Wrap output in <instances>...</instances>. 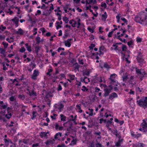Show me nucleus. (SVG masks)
I'll return each instance as SVG.
<instances>
[{"instance_id":"14","label":"nucleus","mask_w":147,"mask_h":147,"mask_svg":"<svg viewBox=\"0 0 147 147\" xmlns=\"http://www.w3.org/2000/svg\"><path fill=\"white\" fill-rule=\"evenodd\" d=\"M107 17V15L106 12H105L104 14L102 16L101 19L102 20L105 21Z\"/></svg>"},{"instance_id":"60","label":"nucleus","mask_w":147,"mask_h":147,"mask_svg":"<svg viewBox=\"0 0 147 147\" xmlns=\"http://www.w3.org/2000/svg\"><path fill=\"white\" fill-rule=\"evenodd\" d=\"M64 49L63 48H61V47H59L58 49H57V51L58 52H60V51L61 50H63L64 51Z\"/></svg>"},{"instance_id":"55","label":"nucleus","mask_w":147,"mask_h":147,"mask_svg":"<svg viewBox=\"0 0 147 147\" xmlns=\"http://www.w3.org/2000/svg\"><path fill=\"white\" fill-rule=\"evenodd\" d=\"M39 144L38 143H36L35 144H33L32 145V147H36L39 146Z\"/></svg>"},{"instance_id":"22","label":"nucleus","mask_w":147,"mask_h":147,"mask_svg":"<svg viewBox=\"0 0 147 147\" xmlns=\"http://www.w3.org/2000/svg\"><path fill=\"white\" fill-rule=\"evenodd\" d=\"M18 97L20 99L24 100L25 99V96L23 94H20L18 96Z\"/></svg>"},{"instance_id":"11","label":"nucleus","mask_w":147,"mask_h":147,"mask_svg":"<svg viewBox=\"0 0 147 147\" xmlns=\"http://www.w3.org/2000/svg\"><path fill=\"white\" fill-rule=\"evenodd\" d=\"M104 96L105 97H106L108 96L109 93L111 92L109 90L108 88H105L104 89Z\"/></svg>"},{"instance_id":"17","label":"nucleus","mask_w":147,"mask_h":147,"mask_svg":"<svg viewBox=\"0 0 147 147\" xmlns=\"http://www.w3.org/2000/svg\"><path fill=\"white\" fill-rule=\"evenodd\" d=\"M60 117L61 118V120L63 121H65L66 117L63 114L60 115Z\"/></svg>"},{"instance_id":"25","label":"nucleus","mask_w":147,"mask_h":147,"mask_svg":"<svg viewBox=\"0 0 147 147\" xmlns=\"http://www.w3.org/2000/svg\"><path fill=\"white\" fill-rule=\"evenodd\" d=\"M35 40L36 42V44H38L40 42V38L39 37H37L36 38Z\"/></svg>"},{"instance_id":"43","label":"nucleus","mask_w":147,"mask_h":147,"mask_svg":"<svg viewBox=\"0 0 147 147\" xmlns=\"http://www.w3.org/2000/svg\"><path fill=\"white\" fill-rule=\"evenodd\" d=\"M3 45H4V47L5 49H6L8 45V44L4 42H2Z\"/></svg>"},{"instance_id":"35","label":"nucleus","mask_w":147,"mask_h":147,"mask_svg":"<svg viewBox=\"0 0 147 147\" xmlns=\"http://www.w3.org/2000/svg\"><path fill=\"white\" fill-rule=\"evenodd\" d=\"M101 6L102 7H104L105 8H106L107 7V4H106L103 2H102L101 4Z\"/></svg>"},{"instance_id":"6","label":"nucleus","mask_w":147,"mask_h":147,"mask_svg":"<svg viewBox=\"0 0 147 147\" xmlns=\"http://www.w3.org/2000/svg\"><path fill=\"white\" fill-rule=\"evenodd\" d=\"M39 72L38 70H34L32 75L31 76V78L34 80H36V77L39 75Z\"/></svg>"},{"instance_id":"63","label":"nucleus","mask_w":147,"mask_h":147,"mask_svg":"<svg viewBox=\"0 0 147 147\" xmlns=\"http://www.w3.org/2000/svg\"><path fill=\"white\" fill-rule=\"evenodd\" d=\"M10 100L11 101H13L14 100V97L13 96H12L9 98Z\"/></svg>"},{"instance_id":"44","label":"nucleus","mask_w":147,"mask_h":147,"mask_svg":"<svg viewBox=\"0 0 147 147\" xmlns=\"http://www.w3.org/2000/svg\"><path fill=\"white\" fill-rule=\"evenodd\" d=\"M69 76L70 77V79L71 80H74L75 78V76L74 75H71V74H69Z\"/></svg>"},{"instance_id":"49","label":"nucleus","mask_w":147,"mask_h":147,"mask_svg":"<svg viewBox=\"0 0 147 147\" xmlns=\"http://www.w3.org/2000/svg\"><path fill=\"white\" fill-rule=\"evenodd\" d=\"M100 123L101 124L102 123V122H104L105 123L106 122V119H99Z\"/></svg>"},{"instance_id":"29","label":"nucleus","mask_w":147,"mask_h":147,"mask_svg":"<svg viewBox=\"0 0 147 147\" xmlns=\"http://www.w3.org/2000/svg\"><path fill=\"white\" fill-rule=\"evenodd\" d=\"M7 104L5 105H1L0 104V108L1 109H5L7 108Z\"/></svg>"},{"instance_id":"51","label":"nucleus","mask_w":147,"mask_h":147,"mask_svg":"<svg viewBox=\"0 0 147 147\" xmlns=\"http://www.w3.org/2000/svg\"><path fill=\"white\" fill-rule=\"evenodd\" d=\"M76 140H73L71 142V143L70 144V145H71V144H76Z\"/></svg>"},{"instance_id":"19","label":"nucleus","mask_w":147,"mask_h":147,"mask_svg":"<svg viewBox=\"0 0 147 147\" xmlns=\"http://www.w3.org/2000/svg\"><path fill=\"white\" fill-rule=\"evenodd\" d=\"M23 142L26 144H28L29 143L30 140L28 139H24L23 140Z\"/></svg>"},{"instance_id":"3","label":"nucleus","mask_w":147,"mask_h":147,"mask_svg":"<svg viewBox=\"0 0 147 147\" xmlns=\"http://www.w3.org/2000/svg\"><path fill=\"white\" fill-rule=\"evenodd\" d=\"M143 122L141 124V127L139 129L144 132L147 131V122L145 120H143Z\"/></svg>"},{"instance_id":"32","label":"nucleus","mask_w":147,"mask_h":147,"mask_svg":"<svg viewBox=\"0 0 147 147\" xmlns=\"http://www.w3.org/2000/svg\"><path fill=\"white\" fill-rule=\"evenodd\" d=\"M53 71V70L52 69H48V72L47 73V75H49L50 76H51V74H50V73L52 72Z\"/></svg>"},{"instance_id":"52","label":"nucleus","mask_w":147,"mask_h":147,"mask_svg":"<svg viewBox=\"0 0 147 147\" xmlns=\"http://www.w3.org/2000/svg\"><path fill=\"white\" fill-rule=\"evenodd\" d=\"M122 49V51H126V46L125 45H123Z\"/></svg>"},{"instance_id":"18","label":"nucleus","mask_w":147,"mask_h":147,"mask_svg":"<svg viewBox=\"0 0 147 147\" xmlns=\"http://www.w3.org/2000/svg\"><path fill=\"white\" fill-rule=\"evenodd\" d=\"M59 136L60 137H61L62 136V134L61 133L58 132L54 136V138L55 139H57L58 138V136Z\"/></svg>"},{"instance_id":"30","label":"nucleus","mask_w":147,"mask_h":147,"mask_svg":"<svg viewBox=\"0 0 147 147\" xmlns=\"http://www.w3.org/2000/svg\"><path fill=\"white\" fill-rule=\"evenodd\" d=\"M90 73V72L89 71H85L84 72L83 75V76H85V75L89 76Z\"/></svg>"},{"instance_id":"41","label":"nucleus","mask_w":147,"mask_h":147,"mask_svg":"<svg viewBox=\"0 0 147 147\" xmlns=\"http://www.w3.org/2000/svg\"><path fill=\"white\" fill-rule=\"evenodd\" d=\"M137 59L138 62L139 63L143 62L144 61V59L143 58L138 59Z\"/></svg>"},{"instance_id":"39","label":"nucleus","mask_w":147,"mask_h":147,"mask_svg":"<svg viewBox=\"0 0 147 147\" xmlns=\"http://www.w3.org/2000/svg\"><path fill=\"white\" fill-rule=\"evenodd\" d=\"M88 110L89 111H90V113L89 114V116H92L93 115V109H89Z\"/></svg>"},{"instance_id":"57","label":"nucleus","mask_w":147,"mask_h":147,"mask_svg":"<svg viewBox=\"0 0 147 147\" xmlns=\"http://www.w3.org/2000/svg\"><path fill=\"white\" fill-rule=\"evenodd\" d=\"M145 74L146 73L144 71V70H142L141 71V73L140 75H142L143 76H144Z\"/></svg>"},{"instance_id":"27","label":"nucleus","mask_w":147,"mask_h":147,"mask_svg":"<svg viewBox=\"0 0 147 147\" xmlns=\"http://www.w3.org/2000/svg\"><path fill=\"white\" fill-rule=\"evenodd\" d=\"M136 73L137 74H138V75H140L141 73V70L138 69L137 68H135Z\"/></svg>"},{"instance_id":"5","label":"nucleus","mask_w":147,"mask_h":147,"mask_svg":"<svg viewBox=\"0 0 147 147\" xmlns=\"http://www.w3.org/2000/svg\"><path fill=\"white\" fill-rule=\"evenodd\" d=\"M116 76L117 75L115 74H113L111 75L109 78V79L111 80L110 83L112 84H113L114 83H116V80H115V78Z\"/></svg>"},{"instance_id":"4","label":"nucleus","mask_w":147,"mask_h":147,"mask_svg":"<svg viewBox=\"0 0 147 147\" xmlns=\"http://www.w3.org/2000/svg\"><path fill=\"white\" fill-rule=\"evenodd\" d=\"M118 138V141L115 142V146L117 147H120L122 144L123 139L121 138V136H119Z\"/></svg>"},{"instance_id":"48","label":"nucleus","mask_w":147,"mask_h":147,"mask_svg":"<svg viewBox=\"0 0 147 147\" xmlns=\"http://www.w3.org/2000/svg\"><path fill=\"white\" fill-rule=\"evenodd\" d=\"M6 27H5V26L3 27L2 25H1L0 26V29L1 30H2V31H3L4 30L6 29Z\"/></svg>"},{"instance_id":"2","label":"nucleus","mask_w":147,"mask_h":147,"mask_svg":"<svg viewBox=\"0 0 147 147\" xmlns=\"http://www.w3.org/2000/svg\"><path fill=\"white\" fill-rule=\"evenodd\" d=\"M137 103L141 107H147V96L142 97L139 100H137Z\"/></svg>"},{"instance_id":"33","label":"nucleus","mask_w":147,"mask_h":147,"mask_svg":"<svg viewBox=\"0 0 147 147\" xmlns=\"http://www.w3.org/2000/svg\"><path fill=\"white\" fill-rule=\"evenodd\" d=\"M76 60L74 58L71 59L70 60V62H71V63L73 64V65L74 64V63H76Z\"/></svg>"},{"instance_id":"42","label":"nucleus","mask_w":147,"mask_h":147,"mask_svg":"<svg viewBox=\"0 0 147 147\" xmlns=\"http://www.w3.org/2000/svg\"><path fill=\"white\" fill-rule=\"evenodd\" d=\"M142 58V53L140 52L139 53L137 57V59Z\"/></svg>"},{"instance_id":"62","label":"nucleus","mask_w":147,"mask_h":147,"mask_svg":"<svg viewBox=\"0 0 147 147\" xmlns=\"http://www.w3.org/2000/svg\"><path fill=\"white\" fill-rule=\"evenodd\" d=\"M109 90L110 91L113 89V86L111 85H110L109 86L108 88Z\"/></svg>"},{"instance_id":"47","label":"nucleus","mask_w":147,"mask_h":147,"mask_svg":"<svg viewBox=\"0 0 147 147\" xmlns=\"http://www.w3.org/2000/svg\"><path fill=\"white\" fill-rule=\"evenodd\" d=\"M95 45L94 44H91L90 46L89 47V48L90 49V50L92 49L93 48L95 47Z\"/></svg>"},{"instance_id":"7","label":"nucleus","mask_w":147,"mask_h":147,"mask_svg":"<svg viewBox=\"0 0 147 147\" xmlns=\"http://www.w3.org/2000/svg\"><path fill=\"white\" fill-rule=\"evenodd\" d=\"M118 97V95L117 94L114 92L111 93L109 96V99L111 100H112L114 98H117Z\"/></svg>"},{"instance_id":"15","label":"nucleus","mask_w":147,"mask_h":147,"mask_svg":"<svg viewBox=\"0 0 147 147\" xmlns=\"http://www.w3.org/2000/svg\"><path fill=\"white\" fill-rule=\"evenodd\" d=\"M27 50L29 52L32 51L31 47L29 45L28 43H26L25 44Z\"/></svg>"},{"instance_id":"56","label":"nucleus","mask_w":147,"mask_h":147,"mask_svg":"<svg viewBox=\"0 0 147 147\" xmlns=\"http://www.w3.org/2000/svg\"><path fill=\"white\" fill-rule=\"evenodd\" d=\"M95 92H99L100 91V89L99 88H98L97 87H96L95 88Z\"/></svg>"},{"instance_id":"37","label":"nucleus","mask_w":147,"mask_h":147,"mask_svg":"<svg viewBox=\"0 0 147 147\" xmlns=\"http://www.w3.org/2000/svg\"><path fill=\"white\" fill-rule=\"evenodd\" d=\"M88 30L91 33H93L94 32V30L93 29L91 28L90 27H88Z\"/></svg>"},{"instance_id":"16","label":"nucleus","mask_w":147,"mask_h":147,"mask_svg":"<svg viewBox=\"0 0 147 147\" xmlns=\"http://www.w3.org/2000/svg\"><path fill=\"white\" fill-rule=\"evenodd\" d=\"M24 32V31L21 28L18 29V30L16 32V33L17 34H19L22 35Z\"/></svg>"},{"instance_id":"21","label":"nucleus","mask_w":147,"mask_h":147,"mask_svg":"<svg viewBox=\"0 0 147 147\" xmlns=\"http://www.w3.org/2000/svg\"><path fill=\"white\" fill-rule=\"evenodd\" d=\"M63 20L65 22V23H67L69 21V18L66 16H64L63 18Z\"/></svg>"},{"instance_id":"64","label":"nucleus","mask_w":147,"mask_h":147,"mask_svg":"<svg viewBox=\"0 0 147 147\" xmlns=\"http://www.w3.org/2000/svg\"><path fill=\"white\" fill-rule=\"evenodd\" d=\"M5 52V50L3 49L0 48V53L1 54H3Z\"/></svg>"},{"instance_id":"61","label":"nucleus","mask_w":147,"mask_h":147,"mask_svg":"<svg viewBox=\"0 0 147 147\" xmlns=\"http://www.w3.org/2000/svg\"><path fill=\"white\" fill-rule=\"evenodd\" d=\"M80 65H77V66H75V69L78 70V71H79V68L80 67Z\"/></svg>"},{"instance_id":"24","label":"nucleus","mask_w":147,"mask_h":147,"mask_svg":"<svg viewBox=\"0 0 147 147\" xmlns=\"http://www.w3.org/2000/svg\"><path fill=\"white\" fill-rule=\"evenodd\" d=\"M104 67L107 69L110 68L109 65L106 63H104Z\"/></svg>"},{"instance_id":"13","label":"nucleus","mask_w":147,"mask_h":147,"mask_svg":"<svg viewBox=\"0 0 147 147\" xmlns=\"http://www.w3.org/2000/svg\"><path fill=\"white\" fill-rule=\"evenodd\" d=\"M29 93L27 92V94H29L30 96H36V93L34 90H32V91H30Z\"/></svg>"},{"instance_id":"53","label":"nucleus","mask_w":147,"mask_h":147,"mask_svg":"<svg viewBox=\"0 0 147 147\" xmlns=\"http://www.w3.org/2000/svg\"><path fill=\"white\" fill-rule=\"evenodd\" d=\"M62 89L61 86V85L59 84L58 87L57 88V90L58 91H59L61 90Z\"/></svg>"},{"instance_id":"1","label":"nucleus","mask_w":147,"mask_h":147,"mask_svg":"<svg viewBox=\"0 0 147 147\" xmlns=\"http://www.w3.org/2000/svg\"><path fill=\"white\" fill-rule=\"evenodd\" d=\"M134 20L137 22L141 24L146 25L147 24V13L145 12L141 13L140 14L136 16Z\"/></svg>"},{"instance_id":"10","label":"nucleus","mask_w":147,"mask_h":147,"mask_svg":"<svg viewBox=\"0 0 147 147\" xmlns=\"http://www.w3.org/2000/svg\"><path fill=\"white\" fill-rule=\"evenodd\" d=\"M55 141L54 139H53L52 140H47L45 143L47 145L53 144L54 143Z\"/></svg>"},{"instance_id":"12","label":"nucleus","mask_w":147,"mask_h":147,"mask_svg":"<svg viewBox=\"0 0 147 147\" xmlns=\"http://www.w3.org/2000/svg\"><path fill=\"white\" fill-rule=\"evenodd\" d=\"M47 133H46L45 132H41L39 134V136L41 138H43V137H46L47 138Z\"/></svg>"},{"instance_id":"45","label":"nucleus","mask_w":147,"mask_h":147,"mask_svg":"<svg viewBox=\"0 0 147 147\" xmlns=\"http://www.w3.org/2000/svg\"><path fill=\"white\" fill-rule=\"evenodd\" d=\"M36 113V111H33L32 112V117H31V119H33L36 116V115H35V114Z\"/></svg>"},{"instance_id":"26","label":"nucleus","mask_w":147,"mask_h":147,"mask_svg":"<svg viewBox=\"0 0 147 147\" xmlns=\"http://www.w3.org/2000/svg\"><path fill=\"white\" fill-rule=\"evenodd\" d=\"M121 42H119V43H116L115 44H113V47H115V46H116V47L115 48V50H118V49H117V47H118V46L117 45H121Z\"/></svg>"},{"instance_id":"50","label":"nucleus","mask_w":147,"mask_h":147,"mask_svg":"<svg viewBox=\"0 0 147 147\" xmlns=\"http://www.w3.org/2000/svg\"><path fill=\"white\" fill-rule=\"evenodd\" d=\"M113 33V32L112 31L109 32L108 35V37H111L112 34Z\"/></svg>"},{"instance_id":"8","label":"nucleus","mask_w":147,"mask_h":147,"mask_svg":"<svg viewBox=\"0 0 147 147\" xmlns=\"http://www.w3.org/2000/svg\"><path fill=\"white\" fill-rule=\"evenodd\" d=\"M73 40L72 38L68 39L67 40L64 41L65 45L66 47H70L71 45V41Z\"/></svg>"},{"instance_id":"36","label":"nucleus","mask_w":147,"mask_h":147,"mask_svg":"<svg viewBox=\"0 0 147 147\" xmlns=\"http://www.w3.org/2000/svg\"><path fill=\"white\" fill-rule=\"evenodd\" d=\"M5 117L7 119H9L11 117V113H10L8 114H6Z\"/></svg>"},{"instance_id":"40","label":"nucleus","mask_w":147,"mask_h":147,"mask_svg":"<svg viewBox=\"0 0 147 147\" xmlns=\"http://www.w3.org/2000/svg\"><path fill=\"white\" fill-rule=\"evenodd\" d=\"M105 49V48L104 46H101L99 48V52H100L101 51H104Z\"/></svg>"},{"instance_id":"34","label":"nucleus","mask_w":147,"mask_h":147,"mask_svg":"<svg viewBox=\"0 0 147 147\" xmlns=\"http://www.w3.org/2000/svg\"><path fill=\"white\" fill-rule=\"evenodd\" d=\"M4 141L6 144L7 146L9 144V143L10 141L9 139H4Z\"/></svg>"},{"instance_id":"54","label":"nucleus","mask_w":147,"mask_h":147,"mask_svg":"<svg viewBox=\"0 0 147 147\" xmlns=\"http://www.w3.org/2000/svg\"><path fill=\"white\" fill-rule=\"evenodd\" d=\"M57 116V115L55 114H53V116H51V117L53 119H56V118L55 117L56 116Z\"/></svg>"},{"instance_id":"46","label":"nucleus","mask_w":147,"mask_h":147,"mask_svg":"<svg viewBox=\"0 0 147 147\" xmlns=\"http://www.w3.org/2000/svg\"><path fill=\"white\" fill-rule=\"evenodd\" d=\"M69 92L70 91L69 90H65L63 93L64 95L65 96H66L67 94H69Z\"/></svg>"},{"instance_id":"59","label":"nucleus","mask_w":147,"mask_h":147,"mask_svg":"<svg viewBox=\"0 0 147 147\" xmlns=\"http://www.w3.org/2000/svg\"><path fill=\"white\" fill-rule=\"evenodd\" d=\"M96 147H102V145L99 143H97L95 145Z\"/></svg>"},{"instance_id":"23","label":"nucleus","mask_w":147,"mask_h":147,"mask_svg":"<svg viewBox=\"0 0 147 147\" xmlns=\"http://www.w3.org/2000/svg\"><path fill=\"white\" fill-rule=\"evenodd\" d=\"M113 134L116 136L118 138L119 136H121L119 133H118L117 130V129H115L114 130V132Z\"/></svg>"},{"instance_id":"28","label":"nucleus","mask_w":147,"mask_h":147,"mask_svg":"<svg viewBox=\"0 0 147 147\" xmlns=\"http://www.w3.org/2000/svg\"><path fill=\"white\" fill-rule=\"evenodd\" d=\"M40 50V47L39 46H36L35 47V51L36 53L38 54L39 50Z\"/></svg>"},{"instance_id":"58","label":"nucleus","mask_w":147,"mask_h":147,"mask_svg":"<svg viewBox=\"0 0 147 147\" xmlns=\"http://www.w3.org/2000/svg\"><path fill=\"white\" fill-rule=\"evenodd\" d=\"M82 59H78L79 63L80 64L83 65L84 64V62H83Z\"/></svg>"},{"instance_id":"9","label":"nucleus","mask_w":147,"mask_h":147,"mask_svg":"<svg viewBox=\"0 0 147 147\" xmlns=\"http://www.w3.org/2000/svg\"><path fill=\"white\" fill-rule=\"evenodd\" d=\"M11 20L15 23L16 24L15 26L16 27L18 26L19 20L17 17H15L13 19H12Z\"/></svg>"},{"instance_id":"38","label":"nucleus","mask_w":147,"mask_h":147,"mask_svg":"<svg viewBox=\"0 0 147 147\" xmlns=\"http://www.w3.org/2000/svg\"><path fill=\"white\" fill-rule=\"evenodd\" d=\"M25 50L26 49L24 47H23L20 49V51L21 53H23Z\"/></svg>"},{"instance_id":"31","label":"nucleus","mask_w":147,"mask_h":147,"mask_svg":"<svg viewBox=\"0 0 147 147\" xmlns=\"http://www.w3.org/2000/svg\"><path fill=\"white\" fill-rule=\"evenodd\" d=\"M81 90L83 92H86L88 90V89L86 88V87L84 86H83Z\"/></svg>"},{"instance_id":"20","label":"nucleus","mask_w":147,"mask_h":147,"mask_svg":"<svg viewBox=\"0 0 147 147\" xmlns=\"http://www.w3.org/2000/svg\"><path fill=\"white\" fill-rule=\"evenodd\" d=\"M60 104L59 105V106L57 108V109L61 111V110H62V109L64 107V105H63L61 103V102H60Z\"/></svg>"}]
</instances>
